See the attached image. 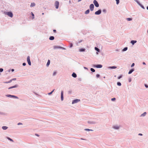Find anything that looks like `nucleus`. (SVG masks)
Returning a JSON list of instances; mask_svg holds the SVG:
<instances>
[{"instance_id":"1","label":"nucleus","mask_w":148,"mask_h":148,"mask_svg":"<svg viewBox=\"0 0 148 148\" xmlns=\"http://www.w3.org/2000/svg\"><path fill=\"white\" fill-rule=\"evenodd\" d=\"M6 14H7L8 16L10 17H12L13 15L12 13L11 12H6L5 13Z\"/></svg>"},{"instance_id":"2","label":"nucleus","mask_w":148,"mask_h":148,"mask_svg":"<svg viewBox=\"0 0 148 148\" xmlns=\"http://www.w3.org/2000/svg\"><path fill=\"white\" fill-rule=\"evenodd\" d=\"M59 5V2L58 1H56L55 3V5L56 9H58Z\"/></svg>"},{"instance_id":"3","label":"nucleus","mask_w":148,"mask_h":148,"mask_svg":"<svg viewBox=\"0 0 148 148\" xmlns=\"http://www.w3.org/2000/svg\"><path fill=\"white\" fill-rule=\"evenodd\" d=\"M93 3H94V5H95V6L97 7H98L99 6V4L97 2V1L96 0H94L93 1Z\"/></svg>"},{"instance_id":"4","label":"nucleus","mask_w":148,"mask_h":148,"mask_svg":"<svg viewBox=\"0 0 148 148\" xmlns=\"http://www.w3.org/2000/svg\"><path fill=\"white\" fill-rule=\"evenodd\" d=\"M80 101V100L79 99H76L73 101L72 102V104H74Z\"/></svg>"},{"instance_id":"5","label":"nucleus","mask_w":148,"mask_h":148,"mask_svg":"<svg viewBox=\"0 0 148 148\" xmlns=\"http://www.w3.org/2000/svg\"><path fill=\"white\" fill-rule=\"evenodd\" d=\"M94 8V5L93 4H91L90 5V8L91 11L93 10Z\"/></svg>"},{"instance_id":"6","label":"nucleus","mask_w":148,"mask_h":148,"mask_svg":"<svg viewBox=\"0 0 148 148\" xmlns=\"http://www.w3.org/2000/svg\"><path fill=\"white\" fill-rule=\"evenodd\" d=\"M27 61L28 64L29 65H31V63L30 60V57L29 56H28L27 57Z\"/></svg>"},{"instance_id":"7","label":"nucleus","mask_w":148,"mask_h":148,"mask_svg":"<svg viewBox=\"0 0 148 148\" xmlns=\"http://www.w3.org/2000/svg\"><path fill=\"white\" fill-rule=\"evenodd\" d=\"M101 13V10H99L98 11L96 12L95 13V14L96 15H99Z\"/></svg>"},{"instance_id":"8","label":"nucleus","mask_w":148,"mask_h":148,"mask_svg":"<svg viewBox=\"0 0 148 148\" xmlns=\"http://www.w3.org/2000/svg\"><path fill=\"white\" fill-rule=\"evenodd\" d=\"M61 98L62 101H63V92L62 91L61 92Z\"/></svg>"},{"instance_id":"9","label":"nucleus","mask_w":148,"mask_h":148,"mask_svg":"<svg viewBox=\"0 0 148 148\" xmlns=\"http://www.w3.org/2000/svg\"><path fill=\"white\" fill-rule=\"evenodd\" d=\"M95 66L97 68H101L102 66L101 64H98L96 65Z\"/></svg>"},{"instance_id":"10","label":"nucleus","mask_w":148,"mask_h":148,"mask_svg":"<svg viewBox=\"0 0 148 148\" xmlns=\"http://www.w3.org/2000/svg\"><path fill=\"white\" fill-rule=\"evenodd\" d=\"M72 76L74 77H77L76 74L74 73H73L72 75Z\"/></svg>"},{"instance_id":"11","label":"nucleus","mask_w":148,"mask_h":148,"mask_svg":"<svg viewBox=\"0 0 148 148\" xmlns=\"http://www.w3.org/2000/svg\"><path fill=\"white\" fill-rule=\"evenodd\" d=\"M136 40H132L131 42V43L132 44V45H134V43H136Z\"/></svg>"},{"instance_id":"12","label":"nucleus","mask_w":148,"mask_h":148,"mask_svg":"<svg viewBox=\"0 0 148 148\" xmlns=\"http://www.w3.org/2000/svg\"><path fill=\"white\" fill-rule=\"evenodd\" d=\"M85 50V49H79V51L80 52H82V51H84Z\"/></svg>"},{"instance_id":"13","label":"nucleus","mask_w":148,"mask_h":148,"mask_svg":"<svg viewBox=\"0 0 148 148\" xmlns=\"http://www.w3.org/2000/svg\"><path fill=\"white\" fill-rule=\"evenodd\" d=\"M134 71V69H132L128 72L129 74H130L133 71Z\"/></svg>"},{"instance_id":"14","label":"nucleus","mask_w":148,"mask_h":148,"mask_svg":"<svg viewBox=\"0 0 148 148\" xmlns=\"http://www.w3.org/2000/svg\"><path fill=\"white\" fill-rule=\"evenodd\" d=\"M90 12V10L89 9L87 10L85 12V14H87L89 13Z\"/></svg>"},{"instance_id":"15","label":"nucleus","mask_w":148,"mask_h":148,"mask_svg":"<svg viewBox=\"0 0 148 148\" xmlns=\"http://www.w3.org/2000/svg\"><path fill=\"white\" fill-rule=\"evenodd\" d=\"M8 127L5 126H3L2 127V128L4 130H6L8 128Z\"/></svg>"},{"instance_id":"16","label":"nucleus","mask_w":148,"mask_h":148,"mask_svg":"<svg viewBox=\"0 0 148 148\" xmlns=\"http://www.w3.org/2000/svg\"><path fill=\"white\" fill-rule=\"evenodd\" d=\"M54 38L53 36H50L49 38V39L51 40H53Z\"/></svg>"},{"instance_id":"17","label":"nucleus","mask_w":148,"mask_h":148,"mask_svg":"<svg viewBox=\"0 0 148 148\" xmlns=\"http://www.w3.org/2000/svg\"><path fill=\"white\" fill-rule=\"evenodd\" d=\"M35 4L34 3H32L31 4V5H30V6L31 7H34V6H35Z\"/></svg>"},{"instance_id":"18","label":"nucleus","mask_w":148,"mask_h":148,"mask_svg":"<svg viewBox=\"0 0 148 148\" xmlns=\"http://www.w3.org/2000/svg\"><path fill=\"white\" fill-rule=\"evenodd\" d=\"M50 60H48L47 62V66H48L50 64Z\"/></svg>"},{"instance_id":"19","label":"nucleus","mask_w":148,"mask_h":148,"mask_svg":"<svg viewBox=\"0 0 148 148\" xmlns=\"http://www.w3.org/2000/svg\"><path fill=\"white\" fill-rule=\"evenodd\" d=\"M146 114V112H144L143 114H142L141 115V116H145Z\"/></svg>"},{"instance_id":"20","label":"nucleus","mask_w":148,"mask_h":148,"mask_svg":"<svg viewBox=\"0 0 148 148\" xmlns=\"http://www.w3.org/2000/svg\"><path fill=\"white\" fill-rule=\"evenodd\" d=\"M16 87V86H12V87H10L9 88H8V89H11V88H15Z\"/></svg>"},{"instance_id":"21","label":"nucleus","mask_w":148,"mask_h":148,"mask_svg":"<svg viewBox=\"0 0 148 148\" xmlns=\"http://www.w3.org/2000/svg\"><path fill=\"white\" fill-rule=\"evenodd\" d=\"M116 68H117V67L116 66H111V67H110V68L111 69H116Z\"/></svg>"},{"instance_id":"22","label":"nucleus","mask_w":148,"mask_h":148,"mask_svg":"<svg viewBox=\"0 0 148 148\" xmlns=\"http://www.w3.org/2000/svg\"><path fill=\"white\" fill-rule=\"evenodd\" d=\"M95 49L97 51H98V52H99V49L98 48H97V47H95Z\"/></svg>"},{"instance_id":"23","label":"nucleus","mask_w":148,"mask_h":148,"mask_svg":"<svg viewBox=\"0 0 148 148\" xmlns=\"http://www.w3.org/2000/svg\"><path fill=\"white\" fill-rule=\"evenodd\" d=\"M11 97H13L14 98L18 99V97H17L14 95H12Z\"/></svg>"},{"instance_id":"24","label":"nucleus","mask_w":148,"mask_h":148,"mask_svg":"<svg viewBox=\"0 0 148 148\" xmlns=\"http://www.w3.org/2000/svg\"><path fill=\"white\" fill-rule=\"evenodd\" d=\"M90 70L91 71H92L93 72H94L95 71V70L94 69L92 68L90 69Z\"/></svg>"},{"instance_id":"25","label":"nucleus","mask_w":148,"mask_h":148,"mask_svg":"<svg viewBox=\"0 0 148 148\" xmlns=\"http://www.w3.org/2000/svg\"><path fill=\"white\" fill-rule=\"evenodd\" d=\"M54 90L55 89H53L51 92L48 93V95H51V94H52V93H53V92L54 91Z\"/></svg>"},{"instance_id":"26","label":"nucleus","mask_w":148,"mask_h":148,"mask_svg":"<svg viewBox=\"0 0 148 148\" xmlns=\"http://www.w3.org/2000/svg\"><path fill=\"white\" fill-rule=\"evenodd\" d=\"M117 85L119 86H121V84L120 82H118L117 83Z\"/></svg>"},{"instance_id":"27","label":"nucleus","mask_w":148,"mask_h":148,"mask_svg":"<svg viewBox=\"0 0 148 148\" xmlns=\"http://www.w3.org/2000/svg\"><path fill=\"white\" fill-rule=\"evenodd\" d=\"M127 19L128 21H130L132 20V19L130 18H127Z\"/></svg>"},{"instance_id":"28","label":"nucleus","mask_w":148,"mask_h":148,"mask_svg":"<svg viewBox=\"0 0 148 148\" xmlns=\"http://www.w3.org/2000/svg\"><path fill=\"white\" fill-rule=\"evenodd\" d=\"M31 14L32 15V16H33L32 18L34 19V14L32 12H31Z\"/></svg>"},{"instance_id":"29","label":"nucleus","mask_w":148,"mask_h":148,"mask_svg":"<svg viewBox=\"0 0 148 148\" xmlns=\"http://www.w3.org/2000/svg\"><path fill=\"white\" fill-rule=\"evenodd\" d=\"M116 4H118L119 2V0H116Z\"/></svg>"},{"instance_id":"30","label":"nucleus","mask_w":148,"mask_h":148,"mask_svg":"<svg viewBox=\"0 0 148 148\" xmlns=\"http://www.w3.org/2000/svg\"><path fill=\"white\" fill-rule=\"evenodd\" d=\"M73 44L72 43H70V48H71L72 47H73Z\"/></svg>"},{"instance_id":"31","label":"nucleus","mask_w":148,"mask_h":148,"mask_svg":"<svg viewBox=\"0 0 148 148\" xmlns=\"http://www.w3.org/2000/svg\"><path fill=\"white\" fill-rule=\"evenodd\" d=\"M127 47H125V48L123 49V51H126V50H127Z\"/></svg>"},{"instance_id":"32","label":"nucleus","mask_w":148,"mask_h":148,"mask_svg":"<svg viewBox=\"0 0 148 148\" xmlns=\"http://www.w3.org/2000/svg\"><path fill=\"white\" fill-rule=\"evenodd\" d=\"M8 139L10 140L11 141H13V140H12V139L10 138H8Z\"/></svg>"},{"instance_id":"33","label":"nucleus","mask_w":148,"mask_h":148,"mask_svg":"<svg viewBox=\"0 0 148 148\" xmlns=\"http://www.w3.org/2000/svg\"><path fill=\"white\" fill-rule=\"evenodd\" d=\"M116 99H115V98H112L111 99V100L112 101H114Z\"/></svg>"},{"instance_id":"34","label":"nucleus","mask_w":148,"mask_h":148,"mask_svg":"<svg viewBox=\"0 0 148 148\" xmlns=\"http://www.w3.org/2000/svg\"><path fill=\"white\" fill-rule=\"evenodd\" d=\"M3 71V69L2 68L0 69V72H2Z\"/></svg>"},{"instance_id":"35","label":"nucleus","mask_w":148,"mask_h":148,"mask_svg":"<svg viewBox=\"0 0 148 148\" xmlns=\"http://www.w3.org/2000/svg\"><path fill=\"white\" fill-rule=\"evenodd\" d=\"M7 96L8 97H11L12 95H7Z\"/></svg>"},{"instance_id":"36","label":"nucleus","mask_w":148,"mask_h":148,"mask_svg":"<svg viewBox=\"0 0 148 148\" xmlns=\"http://www.w3.org/2000/svg\"><path fill=\"white\" fill-rule=\"evenodd\" d=\"M114 128L116 129H118L119 128V127L118 126L114 127Z\"/></svg>"},{"instance_id":"37","label":"nucleus","mask_w":148,"mask_h":148,"mask_svg":"<svg viewBox=\"0 0 148 148\" xmlns=\"http://www.w3.org/2000/svg\"><path fill=\"white\" fill-rule=\"evenodd\" d=\"M54 48L55 49L60 48V47L57 46H55Z\"/></svg>"},{"instance_id":"38","label":"nucleus","mask_w":148,"mask_h":148,"mask_svg":"<svg viewBox=\"0 0 148 148\" xmlns=\"http://www.w3.org/2000/svg\"><path fill=\"white\" fill-rule=\"evenodd\" d=\"M122 77V75H121L120 76H119L118 77V79H120Z\"/></svg>"},{"instance_id":"39","label":"nucleus","mask_w":148,"mask_h":148,"mask_svg":"<svg viewBox=\"0 0 148 148\" xmlns=\"http://www.w3.org/2000/svg\"><path fill=\"white\" fill-rule=\"evenodd\" d=\"M134 63H132V64L131 65V67H133V66H134Z\"/></svg>"},{"instance_id":"40","label":"nucleus","mask_w":148,"mask_h":148,"mask_svg":"<svg viewBox=\"0 0 148 148\" xmlns=\"http://www.w3.org/2000/svg\"><path fill=\"white\" fill-rule=\"evenodd\" d=\"M56 72H54V73H53V75H55L56 74Z\"/></svg>"},{"instance_id":"41","label":"nucleus","mask_w":148,"mask_h":148,"mask_svg":"<svg viewBox=\"0 0 148 148\" xmlns=\"http://www.w3.org/2000/svg\"><path fill=\"white\" fill-rule=\"evenodd\" d=\"M85 130H87V131H90V130H90L89 129H85Z\"/></svg>"},{"instance_id":"42","label":"nucleus","mask_w":148,"mask_h":148,"mask_svg":"<svg viewBox=\"0 0 148 148\" xmlns=\"http://www.w3.org/2000/svg\"><path fill=\"white\" fill-rule=\"evenodd\" d=\"M100 76V75L99 74H97L96 75V77L97 78L99 77Z\"/></svg>"},{"instance_id":"43","label":"nucleus","mask_w":148,"mask_h":148,"mask_svg":"<svg viewBox=\"0 0 148 148\" xmlns=\"http://www.w3.org/2000/svg\"><path fill=\"white\" fill-rule=\"evenodd\" d=\"M145 87L146 88H148V86L147 85V84H145Z\"/></svg>"},{"instance_id":"44","label":"nucleus","mask_w":148,"mask_h":148,"mask_svg":"<svg viewBox=\"0 0 148 148\" xmlns=\"http://www.w3.org/2000/svg\"><path fill=\"white\" fill-rule=\"evenodd\" d=\"M23 65L24 66H25L26 65V63H23Z\"/></svg>"},{"instance_id":"45","label":"nucleus","mask_w":148,"mask_h":148,"mask_svg":"<svg viewBox=\"0 0 148 148\" xmlns=\"http://www.w3.org/2000/svg\"><path fill=\"white\" fill-rule=\"evenodd\" d=\"M21 124H22V123H19L18 124V125H21Z\"/></svg>"},{"instance_id":"46","label":"nucleus","mask_w":148,"mask_h":148,"mask_svg":"<svg viewBox=\"0 0 148 148\" xmlns=\"http://www.w3.org/2000/svg\"><path fill=\"white\" fill-rule=\"evenodd\" d=\"M53 32H54L55 33V32H56V30H55V29H54V30H53Z\"/></svg>"},{"instance_id":"47","label":"nucleus","mask_w":148,"mask_h":148,"mask_svg":"<svg viewBox=\"0 0 148 148\" xmlns=\"http://www.w3.org/2000/svg\"><path fill=\"white\" fill-rule=\"evenodd\" d=\"M143 64H144V65H145L146 64L145 63V62H143Z\"/></svg>"},{"instance_id":"48","label":"nucleus","mask_w":148,"mask_h":148,"mask_svg":"<svg viewBox=\"0 0 148 148\" xmlns=\"http://www.w3.org/2000/svg\"><path fill=\"white\" fill-rule=\"evenodd\" d=\"M138 135H140V136H142V134H138Z\"/></svg>"},{"instance_id":"49","label":"nucleus","mask_w":148,"mask_h":148,"mask_svg":"<svg viewBox=\"0 0 148 148\" xmlns=\"http://www.w3.org/2000/svg\"><path fill=\"white\" fill-rule=\"evenodd\" d=\"M12 80H16V78H14V79H12Z\"/></svg>"},{"instance_id":"50","label":"nucleus","mask_w":148,"mask_h":148,"mask_svg":"<svg viewBox=\"0 0 148 148\" xmlns=\"http://www.w3.org/2000/svg\"><path fill=\"white\" fill-rule=\"evenodd\" d=\"M36 136H38V134H36Z\"/></svg>"},{"instance_id":"51","label":"nucleus","mask_w":148,"mask_h":148,"mask_svg":"<svg viewBox=\"0 0 148 148\" xmlns=\"http://www.w3.org/2000/svg\"><path fill=\"white\" fill-rule=\"evenodd\" d=\"M14 71V70L13 69L12 70V71Z\"/></svg>"},{"instance_id":"52","label":"nucleus","mask_w":148,"mask_h":148,"mask_svg":"<svg viewBox=\"0 0 148 148\" xmlns=\"http://www.w3.org/2000/svg\"><path fill=\"white\" fill-rule=\"evenodd\" d=\"M147 9L148 10V6L147 7Z\"/></svg>"},{"instance_id":"53","label":"nucleus","mask_w":148,"mask_h":148,"mask_svg":"<svg viewBox=\"0 0 148 148\" xmlns=\"http://www.w3.org/2000/svg\"><path fill=\"white\" fill-rule=\"evenodd\" d=\"M84 68L85 69H87L86 67H84Z\"/></svg>"},{"instance_id":"54","label":"nucleus","mask_w":148,"mask_h":148,"mask_svg":"<svg viewBox=\"0 0 148 148\" xmlns=\"http://www.w3.org/2000/svg\"><path fill=\"white\" fill-rule=\"evenodd\" d=\"M81 139H82V140H84L83 139H82V138H81Z\"/></svg>"}]
</instances>
